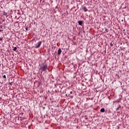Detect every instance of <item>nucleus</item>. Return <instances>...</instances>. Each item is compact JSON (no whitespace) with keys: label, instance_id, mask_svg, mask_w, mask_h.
I'll list each match as a JSON object with an SVG mask.
<instances>
[{"label":"nucleus","instance_id":"39448f33","mask_svg":"<svg viewBox=\"0 0 129 129\" xmlns=\"http://www.w3.org/2000/svg\"><path fill=\"white\" fill-rule=\"evenodd\" d=\"M78 23H79V25H80V26H82V24H83V22H82V21H79Z\"/></svg>","mask_w":129,"mask_h":129},{"label":"nucleus","instance_id":"1a4fd4ad","mask_svg":"<svg viewBox=\"0 0 129 129\" xmlns=\"http://www.w3.org/2000/svg\"><path fill=\"white\" fill-rule=\"evenodd\" d=\"M3 78H4L5 79H6V75H4V76H3Z\"/></svg>","mask_w":129,"mask_h":129},{"label":"nucleus","instance_id":"20e7f679","mask_svg":"<svg viewBox=\"0 0 129 129\" xmlns=\"http://www.w3.org/2000/svg\"><path fill=\"white\" fill-rule=\"evenodd\" d=\"M61 52H62V50H61V48H59L58 50V55H61Z\"/></svg>","mask_w":129,"mask_h":129},{"label":"nucleus","instance_id":"423d86ee","mask_svg":"<svg viewBox=\"0 0 129 129\" xmlns=\"http://www.w3.org/2000/svg\"><path fill=\"white\" fill-rule=\"evenodd\" d=\"M100 111L101 112H104V111H105V109H104V108H102L101 109Z\"/></svg>","mask_w":129,"mask_h":129},{"label":"nucleus","instance_id":"f03ea898","mask_svg":"<svg viewBox=\"0 0 129 129\" xmlns=\"http://www.w3.org/2000/svg\"><path fill=\"white\" fill-rule=\"evenodd\" d=\"M41 44H42V42L39 41L37 44H36L35 46V48H39L41 46Z\"/></svg>","mask_w":129,"mask_h":129},{"label":"nucleus","instance_id":"f257e3e1","mask_svg":"<svg viewBox=\"0 0 129 129\" xmlns=\"http://www.w3.org/2000/svg\"><path fill=\"white\" fill-rule=\"evenodd\" d=\"M42 71H46L48 68H47V64H44L42 67L41 68Z\"/></svg>","mask_w":129,"mask_h":129},{"label":"nucleus","instance_id":"9d476101","mask_svg":"<svg viewBox=\"0 0 129 129\" xmlns=\"http://www.w3.org/2000/svg\"><path fill=\"white\" fill-rule=\"evenodd\" d=\"M25 29H26V31H28V28L26 27Z\"/></svg>","mask_w":129,"mask_h":129},{"label":"nucleus","instance_id":"9b49d317","mask_svg":"<svg viewBox=\"0 0 129 129\" xmlns=\"http://www.w3.org/2000/svg\"><path fill=\"white\" fill-rule=\"evenodd\" d=\"M119 109V108H116V110H118Z\"/></svg>","mask_w":129,"mask_h":129},{"label":"nucleus","instance_id":"6e6552de","mask_svg":"<svg viewBox=\"0 0 129 129\" xmlns=\"http://www.w3.org/2000/svg\"><path fill=\"white\" fill-rule=\"evenodd\" d=\"M14 51H17V47H15L13 49Z\"/></svg>","mask_w":129,"mask_h":129},{"label":"nucleus","instance_id":"0eeeda50","mask_svg":"<svg viewBox=\"0 0 129 129\" xmlns=\"http://www.w3.org/2000/svg\"><path fill=\"white\" fill-rule=\"evenodd\" d=\"M3 15H4V16H7L8 15V13L6 12H4Z\"/></svg>","mask_w":129,"mask_h":129},{"label":"nucleus","instance_id":"ddd939ff","mask_svg":"<svg viewBox=\"0 0 129 129\" xmlns=\"http://www.w3.org/2000/svg\"><path fill=\"white\" fill-rule=\"evenodd\" d=\"M71 93H72V92H71Z\"/></svg>","mask_w":129,"mask_h":129},{"label":"nucleus","instance_id":"7ed1b4c3","mask_svg":"<svg viewBox=\"0 0 129 129\" xmlns=\"http://www.w3.org/2000/svg\"><path fill=\"white\" fill-rule=\"evenodd\" d=\"M82 10H83L84 12L86 13V12H88V9H87V8L86 7H84L82 8Z\"/></svg>","mask_w":129,"mask_h":129},{"label":"nucleus","instance_id":"f8f14e48","mask_svg":"<svg viewBox=\"0 0 129 129\" xmlns=\"http://www.w3.org/2000/svg\"><path fill=\"white\" fill-rule=\"evenodd\" d=\"M10 84L12 85V83H11Z\"/></svg>","mask_w":129,"mask_h":129}]
</instances>
